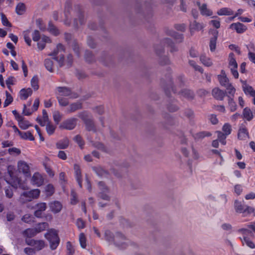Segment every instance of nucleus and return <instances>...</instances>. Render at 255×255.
<instances>
[{"label": "nucleus", "mask_w": 255, "mask_h": 255, "mask_svg": "<svg viewBox=\"0 0 255 255\" xmlns=\"http://www.w3.org/2000/svg\"><path fill=\"white\" fill-rule=\"evenodd\" d=\"M44 66L46 69L50 72H53V63L51 59L49 58L46 59L44 62Z\"/></svg>", "instance_id": "nucleus-42"}, {"label": "nucleus", "mask_w": 255, "mask_h": 255, "mask_svg": "<svg viewBox=\"0 0 255 255\" xmlns=\"http://www.w3.org/2000/svg\"><path fill=\"white\" fill-rule=\"evenodd\" d=\"M71 203L73 205H75L78 202V199L77 198L76 193L73 190L71 191Z\"/></svg>", "instance_id": "nucleus-64"}, {"label": "nucleus", "mask_w": 255, "mask_h": 255, "mask_svg": "<svg viewBox=\"0 0 255 255\" xmlns=\"http://www.w3.org/2000/svg\"><path fill=\"white\" fill-rule=\"evenodd\" d=\"M212 95L217 100L222 101L226 96L227 93L226 91L219 89L215 88L212 90Z\"/></svg>", "instance_id": "nucleus-13"}, {"label": "nucleus", "mask_w": 255, "mask_h": 255, "mask_svg": "<svg viewBox=\"0 0 255 255\" xmlns=\"http://www.w3.org/2000/svg\"><path fill=\"white\" fill-rule=\"evenodd\" d=\"M6 99L3 104V107H6L10 104L13 101V98L7 91L5 92Z\"/></svg>", "instance_id": "nucleus-50"}, {"label": "nucleus", "mask_w": 255, "mask_h": 255, "mask_svg": "<svg viewBox=\"0 0 255 255\" xmlns=\"http://www.w3.org/2000/svg\"><path fill=\"white\" fill-rule=\"evenodd\" d=\"M73 13L75 15L74 18L73 25L75 27H78L80 25L85 23V18L83 12L79 6H76Z\"/></svg>", "instance_id": "nucleus-6"}, {"label": "nucleus", "mask_w": 255, "mask_h": 255, "mask_svg": "<svg viewBox=\"0 0 255 255\" xmlns=\"http://www.w3.org/2000/svg\"><path fill=\"white\" fill-rule=\"evenodd\" d=\"M31 182L32 185L39 187L43 183V178L40 174L38 172H36L33 175L31 180Z\"/></svg>", "instance_id": "nucleus-14"}, {"label": "nucleus", "mask_w": 255, "mask_h": 255, "mask_svg": "<svg viewBox=\"0 0 255 255\" xmlns=\"http://www.w3.org/2000/svg\"><path fill=\"white\" fill-rule=\"evenodd\" d=\"M57 90L56 96L67 97L72 94L71 89L66 87H58L57 88Z\"/></svg>", "instance_id": "nucleus-17"}, {"label": "nucleus", "mask_w": 255, "mask_h": 255, "mask_svg": "<svg viewBox=\"0 0 255 255\" xmlns=\"http://www.w3.org/2000/svg\"><path fill=\"white\" fill-rule=\"evenodd\" d=\"M45 192L47 195L51 196L54 193V187L51 184L47 185L45 187Z\"/></svg>", "instance_id": "nucleus-62"}, {"label": "nucleus", "mask_w": 255, "mask_h": 255, "mask_svg": "<svg viewBox=\"0 0 255 255\" xmlns=\"http://www.w3.org/2000/svg\"><path fill=\"white\" fill-rule=\"evenodd\" d=\"M25 242L28 245L33 247L34 250L37 251L41 250L45 246L44 241L42 240H35L28 239H26Z\"/></svg>", "instance_id": "nucleus-10"}, {"label": "nucleus", "mask_w": 255, "mask_h": 255, "mask_svg": "<svg viewBox=\"0 0 255 255\" xmlns=\"http://www.w3.org/2000/svg\"><path fill=\"white\" fill-rule=\"evenodd\" d=\"M0 15L2 24L4 26H10V23L7 20L6 16L3 13H1Z\"/></svg>", "instance_id": "nucleus-63"}, {"label": "nucleus", "mask_w": 255, "mask_h": 255, "mask_svg": "<svg viewBox=\"0 0 255 255\" xmlns=\"http://www.w3.org/2000/svg\"><path fill=\"white\" fill-rule=\"evenodd\" d=\"M243 84V89L246 94H250L251 96H255V90L253 89L252 87L247 84L246 81H241Z\"/></svg>", "instance_id": "nucleus-22"}, {"label": "nucleus", "mask_w": 255, "mask_h": 255, "mask_svg": "<svg viewBox=\"0 0 255 255\" xmlns=\"http://www.w3.org/2000/svg\"><path fill=\"white\" fill-rule=\"evenodd\" d=\"M77 119L70 118L63 122L59 126L60 129H65L67 130H72L74 129L77 124Z\"/></svg>", "instance_id": "nucleus-8"}, {"label": "nucleus", "mask_w": 255, "mask_h": 255, "mask_svg": "<svg viewBox=\"0 0 255 255\" xmlns=\"http://www.w3.org/2000/svg\"><path fill=\"white\" fill-rule=\"evenodd\" d=\"M217 39V35H215L213 37L211 38L210 41V50L213 52L214 51L216 47V41Z\"/></svg>", "instance_id": "nucleus-47"}, {"label": "nucleus", "mask_w": 255, "mask_h": 255, "mask_svg": "<svg viewBox=\"0 0 255 255\" xmlns=\"http://www.w3.org/2000/svg\"><path fill=\"white\" fill-rule=\"evenodd\" d=\"M56 127L51 122H48L46 124V130L49 135H52L55 131Z\"/></svg>", "instance_id": "nucleus-46"}, {"label": "nucleus", "mask_w": 255, "mask_h": 255, "mask_svg": "<svg viewBox=\"0 0 255 255\" xmlns=\"http://www.w3.org/2000/svg\"><path fill=\"white\" fill-rule=\"evenodd\" d=\"M217 14L219 15H231L234 14V12L229 8L224 7L220 9L217 11Z\"/></svg>", "instance_id": "nucleus-32"}, {"label": "nucleus", "mask_w": 255, "mask_h": 255, "mask_svg": "<svg viewBox=\"0 0 255 255\" xmlns=\"http://www.w3.org/2000/svg\"><path fill=\"white\" fill-rule=\"evenodd\" d=\"M234 208L236 212L239 213H245V206L243 203L239 200H235L234 204Z\"/></svg>", "instance_id": "nucleus-23"}, {"label": "nucleus", "mask_w": 255, "mask_h": 255, "mask_svg": "<svg viewBox=\"0 0 255 255\" xmlns=\"http://www.w3.org/2000/svg\"><path fill=\"white\" fill-rule=\"evenodd\" d=\"M179 94L183 97L190 100L192 99L194 97L193 92L188 89H184L182 90L179 93Z\"/></svg>", "instance_id": "nucleus-31"}, {"label": "nucleus", "mask_w": 255, "mask_h": 255, "mask_svg": "<svg viewBox=\"0 0 255 255\" xmlns=\"http://www.w3.org/2000/svg\"><path fill=\"white\" fill-rule=\"evenodd\" d=\"M79 242L81 247L83 249H85L87 246L86 238L83 233H81L79 235Z\"/></svg>", "instance_id": "nucleus-51"}, {"label": "nucleus", "mask_w": 255, "mask_h": 255, "mask_svg": "<svg viewBox=\"0 0 255 255\" xmlns=\"http://www.w3.org/2000/svg\"><path fill=\"white\" fill-rule=\"evenodd\" d=\"M229 107L231 112H234L236 110L237 105L235 102L233 100V98L231 96H228Z\"/></svg>", "instance_id": "nucleus-44"}, {"label": "nucleus", "mask_w": 255, "mask_h": 255, "mask_svg": "<svg viewBox=\"0 0 255 255\" xmlns=\"http://www.w3.org/2000/svg\"><path fill=\"white\" fill-rule=\"evenodd\" d=\"M19 136L23 139H28L30 141L34 140V137L30 131L19 132Z\"/></svg>", "instance_id": "nucleus-35"}, {"label": "nucleus", "mask_w": 255, "mask_h": 255, "mask_svg": "<svg viewBox=\"0 0 255 255\" xmlns=\"http://www.w3.org/2000/svg\"><path fill=\"white\" fill-rule=\"evenodd\" d=\"M94 170L97 175L100 177H106L108 175V172L101 167H95Z\"/></svg>", "instance_id": "nucleus-41"}, {"label": "nucleus", "mask_w": 255, "mask_h": 255, "mask_svg": "<svg viewBox=\"0 0 255 255\" xmlns=\"http://www.w3.org/2000/svg\"><path fill=\"white\" fill-rule=\"evenodd\" d=\"M218 80L220 85L225 88L231 84L224 70H222L221 74L218 75Z\"/></svg>", "instance_id": "nucleus-12"}, {"label": "nucleus", "mask_w": 255, "mask_h": 255, "mask_svg": "<svg viewBox=\"0 0 255 255\" xmlns=\"http://www.w3.org/2000/svg\"><path fill=\"white\" fill-rule=\"evenodd\" d=\"M162 45L170 47L171 52L177 50V48L172 40L169 38H165L162 40L160 45H157L155 47V52L159 56H161V54L163 52L164 49Z\"/></svg>", "instance_id": "nucleus-5"}, {"label": "nucleus", "mask_w": 255, "mask_h": 255, "mask_svg": "<svg viewBox=\"0 0 255 255\" xmlns=\"http://www.w3.org/2000/svg\"><path fill=\"white\" fill-rule=\"evenodd\" d=\"M189 65L192 66L196 71H198L199 72H201V73H203V68L196 64V62L190 60H189Z\"/></svg>", "instance_id": "nucleus-54"}, {"label": "nucleus", "mask_w": 255, "mask_h": 255, "mask_svg": "<svg viewBox=\"0 0 255 255\" xmlns=\"http://www.w3.org/2000/svg\"><path fill=\"white\" fill-rule=\"evenodd\" d=\"M48 30L54 35H57L59 32L56 27L52 23L51 21L49 22L48 24Z\"/></svg>", "instance_id": "nucleus-52"}, {"label": "nucleus", "mask_w": 255, "mask_h": 255, "mask_svg": "<svg viewBox=\"0 0 255 255\" xmlns=\"http://www.w3.org/2000/svg\"><path fill=\"white\" fill-rule=\"evenodd\" d=\"M212 134L210 132L208 131H203L195 134L193 135V137L195 139L199 140L200 139H202L206 136H210Z\"/></svg>", "instance_id": "nucleus-38"}, {"label": "nucleus", "mask_w": 255, "mask_h": 255, "mask_svg": "<svg viewBox=\"0 0 255 255\" xmlns=\"http://www.w3.org/2000/svg\"><path fill=\"white\" fill-rule=\"evenodd\" d=\"M18 120V125L19 127L23 129H26L29 127H31L32 125L29 122L24 119L23 117H19Z\"/></svg>", "instance_id": "nucleus-28"}, {"label": "nucleus", "mask_w": 255, "mask_h": 255, "mask_svg": "<svg viewBox=\"0 0 255 255\" xmlns=\"http://www.w3.org/2000/svg\"><path fill=\"white\" fill-rule=\"evenodd\" d=\"M193 2L196 4L202 15L211 16L213 14V12L210 9L207 8V5L206 3L201 4L200 0H192Z\"/></svg>", "instance_id": "nucleus-9"}, {"label": "nucleus", "mask_w": 255, "mask_h": 255, "mask_svg": "<svg viewBox=\"0 0 255 255\" xmlns=\"http://www.w3.org/2000/svg\"><path fill=\"white\" fill-rule=\"evenodd\" d=\"M64 51V47L62 44H58L57 45L56 49L54 50V51L49 54V56H56L58 53L59 51Z\"/></svg>", "instance_id": "nucleus-56"}, {"label": "nucleus", "mask_w": 255, "mask_h": 255, "mask_svg": "<svg viewBox=\"0 0 255 255\" xmlns=\"http://www.w3.org/2000/svg\"><path fill=\"white\" fill-rule=\"evenodd\" d=\"M37 234L35 228H28L25 230L23 232V235L24 237L31 238L35 236Z\"/></svg>", "instance_id": "nucleus-33"}, {"label": "nucleus", "mask_w": 255, "mask_h": 255, "mask_svg": "<svg viewBox=\"0 0 255 255\" xmlns=\"http://www.w3.org/2000/svg\"><path fill=\"white\" fill-rule=\"evenodd\" d=\"M75 170V174L76 180L80 188H82V179H81V173L80 169V167L77 164H75L74 166Z\"/></svg>", "instance_id": "nucleus-25"}, {"label": "nucleus", "mask_w": 255, "mask_h": 255, "mask_svg": "<svg viewBox=\"0 0 255 255\" xmlns=\"http://www.w3.org/2000/svg\"><path fill=\"white\" fill-rule=\"evenodd\" d=\"M114 243L116 246L120 249H125L129 243L133 247L137 246L135 243L130 242L123 234L119 232L117 233L115 235Z\"/></svg>", "instance_id": "nucleus-4"}, {"label": "nucleus", "mask_w": 255, "mask_h": 255, "mask_svg": "<svg viewBox=\"0 0 255 255\" xmlns=\"http://www.w3.org/2000/svg\"><path fill=\"white\" fill-rule=\"evenodd\" d=\"M81 108L82 105L80 103H74L70 105L67 110V112L68 113H73Z\"/></svg>", "instance_id": "nucleus-30"}, {"label": "nucleus", "mask_w": 255, "mask_h": 255, "mask_svg": "<svg viewBox=\"0 0 255 255\" xmlns=\"http://www.w3.org/2000/svg\"><path fill=\"white\" fill-rule=\"evenodd\" d=\"M15 10L18 14H23L25 10V4L23 3H19L16 6Z\"/></svg>", "instance_id": "nucleus-43"}, {"label": "nucleus", "mask_w": 255, "mask_h": 255, "mask_svg": "<svg viewBox=\"0 0 255 255\" xmlns=\"http://www.w3.org/2000/svg\"><path fill=\"white\" fill-rule=\"evenodd\" d=\"M79 117L84 121L86 128L88 130L94 131H96L95 127L92 120L90 119L86 120L84 119L82 116V114H80Z\"/></svg>", "instance_id": "nucleus-27"}, {"label": "nucleus", "mask_w": 255, "mask_h": 255, "mask_svg": "<svg viewBox=\"0 0 255 255\" xmlns=\"http://www.w3.org/2000/svg\"><path fill=\"white\" fill-rule=\"evenodd\" d=\"M222 130L224 132V133L227 136L229 135L231 132V126L229 124L226 123L223 126L222 128Z\"/></svg>", "instance_id": "nucleus-57"}, {"label": "nucleus", "mask_w": 255, "mask_h": 255, "mask_svg": "<svg viewBox=\"0 0 255 255\" xmlns=\"http://www.w3.org/2000/svg\"><path fill=\"white\" fill-rule=\"evenodd\" d=\"M11 184L12 187L15 188H19L22 189H24L26 187L24 182H23L22 180L18 177L12 178Z\"/></svg>", "instance_id": "nucleus-18"}, {"label": "nucleus", "mask_w": 255, "mask_h": 255, "mask_svg": "<svg viewBox=\"0 0 255 255\" xmlns=\"http://www.w3.org/2000/svg\"><path fill=\"white\" fill-rule=\"evenodd\" d=\"M21 220L25 223L31 224L34 222V217L32 215L26 214L22 216Z\"/></svg>", "instance_id": "nucleus-37"}, {"label": "nucleus", "mask_w": 255, "mask_h": 255, "mask_svg": "<svg viewBox=\"0 0 255 255\" xmlns=\"http://www.w3.org/2000/svg\"><path fill=\"white\" fill-rule=\"evenodd\" d=\"M48 227V224L47 223L43 222L38 224L34 228L37 234L44 231Z\"/></svg>", "instance_id": "nucleus-39"}, {"label": "nucleus", "mask_w": 255, "mask_h": 255, "mask_svg": "<svg viewBox=\"0 0 255 255\" xmlns=\"http://www.w3.org/2000/svg\"><path fill=\"white\" fill-rule=\"evenodd\" d=\"M32 94V90L31 88L22 89L19 92L20 98L21 100H26L29 96Z\"/></svg>", "instance_id": "nucleus-24"}, {"label": "nucleus", "mask_w": 255, "mask_h": 255, "mask_svg": "<svg viewBox=\"0 0 255 255\" xmlns=\"http://www.w3.org/2000/svg\"><path fill=\"white\" fill-rule=\"evenodd\" d=\"M248 136L249 132L247 128L244 126L241 127L238 131V138L240 140H245L248 138Z\"/></svg>", "instance_id": "nucleus-21"}, {"label": "nucleus", "mask_w": 255, "mask_h": 255, "mask_svg": "<svg viewBox=\"0 0 255 255\" xmlns=\"http://www.w3.org/2000/svg\"><path fill=\"white\" fill-rule=\"evenodd\" d=\"M61 97L60 96H56V98L61 106L65 107L69 104L68 99Z\"/></svg>", "instance_id": "nucleus-45"}, {"label": "nucleus", "mask_w": 255, "mask_h": 255, "mask_svg": "<svg viewBox=\"0 0 255 255\" xmlns=\"http://www.w3.org/2000/svg\"><path fill=\"white\" fill-rule=\"evenodd\" d=\"M40 194V191L38 189H32L29 191H25L20 195L18 200L19 202L21 204H25L27 202H30L33 199L38 198Z\"/></svg>", "instance_id": "nucleus-2"}, {"label": "nucleus", "mask_w": 255, "mask_h": 255, "mask_svg": "<svg viewBox=\"0 0 255 255\" xmlns=\"http://www.w3.org/2000/svg\"><path fill=\"white\" fill-rule=\"evenodd\" d=\"M166 33L167 35L173 37L178 42H181L183 40V34H179L172 30L167 29Z\"/></svg>", "instance_id": "nucleus-19"}, {"label": "nucleus", "mask_w": 255, "mask_h": 255, "mask_svg": "<svg viewBox=\"0 0 255 255\" xmlns=\"http://www.w3.org/2000/svg\"><path fill=\"white\" fill-rule=\"evenodd\" d=\"M205 27L202 23H199L196 20L191 22L189 25L190 31L191 34L196 31L201 30Z\"/></svg>", "instance_id": "nucleus-15"}, {"label": "nucleus", "mask_w": 255, "mask_h": 255, "mask_svg": "<svg viewBox=\"0 0 255 255\" xmlns=\"http://www.w3.org/2000/svg\"><path fill=\"white\" fill-rule=\"evenodd\" d=\"M200 60L201 63L205 66L210 67L213 65V62L211 58L207 57L204 54L201 55Z\"/></svg>", "instance_id": "nucleus-29"}, {"label": "nucleus", "mask_w": 255, "mask_h": 255, "mask_svg": "<svg viewBox=\"0 0 255 255\" xmlns=\"http://www.w3.org/2000/svg\"><path fill=\"white\" fill-rule=\"evenodd\" d=\"M114 236L113 233L109 231H106L105 233V238L106 240L110 243H113L114 241Z\"/></svg>", "instance_id": "nucleus-48"}, {"label": "nucleus", "mask_w": 255, "mask_h": 255, "mask_svg": "<svg viewBox=\"0 0 255 255\" xmlns=\"http://www.w3.org/2000/svg\"><path fill=\"white\" fill-rule=\"evenodd\" d=\"M244 117L248 121H251L253 118V114L250 109L246 108L243 111Z\"/></svg>", "instance_id": "nucleus-40"}, {"label": "nucleus", "mask_w": 255, "mask_h": 255, "mask_svg": "<svg viewBox=\"0 0 255 255\" xmlns=\"http://www.w3.org/2000/svg\"><path fill=\"white\" fill-rule=\"evenodd\" d=\"M228 91V96H231V97L233 98L236 92V89L234 87L232 84L231 83L226 87H225Z\"/></svg>", "instance_id": "nucleus-53"}, {"label": "nucleus", "mask_w": 255, "mask_h": 255, "mask_svg": "<svg viewBox=\"0 0 255 255\" xmlns=\"http://www.w3.org/2000/svg\"><path fill=\"white\" fill-rule=\"evenodd\" d=\"M69 140L67 138H65L58 141L56 143V147L58 149H65L69 146Z\"/></svg>", "instance_id": "nucleus-36"}, {"label": "nucleus", "mask_w": 255, "mask_h": 255, "mask_svg": "<svg viewBox=\"0 0 255 255\" xmlns=\"http://www.w3.org/2000/svg\"><path fill=\"white\" fill-rule=\"evenodd\" d=\"M71 9V3L70 1H67L65 3V15L66 19L65 20V23L67 25H69L70 22L68 21L69 18V14L70 13V9Z\"/></svg>", "instance_id": "nucleus-26"}, {"label": "nucleus", "mask_w": 255, "mask_h": 255, "mask_svg": "<svg viewBox=\"0 0 255 255\" xmlns=\"http://www.w3.org/2000/svg\"><path fill=\"white\" fill-rule=\"evenodd\" d=\"M18 170L19 172L22 173L25 176L30 175V168L28 164L24 161H19L17 163Z\"/></svg>", "instance_id": "nucleus-11"}, {"label": "nucleus", "mask_w": 255, "mask_h": 255, "mask_svg": "<svg viewBox=\"0 0 255 255\" xmlns=\"http://www.w3.org/2000/svg\"><path fill=\"white\" fill-rule=\"evenodd\" d=\"M31 85L34 90L38 89V78L37 76H34L32 77L31 80Z\"/></svg>", "instance_id": "nucleus-49"}, {"label": "nucleus", "mask_w": 255, "mask_h": 255, "mask_svg": "<svg viewBox=\"0 0 255 255\" xmlns=\"http://www.w3.org/2000/svg\"><path fill=\"white\" fill-rule=\"evenodd\" d=\"M53 59L57 61L59 64L60 67H62L64 65V57L63 55H60L59 58L56 56H53Z\"/></svg>", "instance_id": "nucleus-60"}, {"label": "nucleus", "mask_w": 255, "mask_h": 255, "mask_svg": "<svg viewBox=\"0 0 255 255\" xmlns=\"http://www.w3.org/2000/svg\"><path fill=\"white\" fill-rule=\"evenodd\" d=\"M74 140L79 144L81 148H83L84 145V142L80 135H77L74 137Z\"/></svg>", "instance_id": "nucleus-59"}, {"label": "nucleus", "mask_w": 255, "mask_h": 255, "mask_svg": "<svg viewBox=\"0 0 255 255\" xmlns=\"http://www.w3.org/2000/svg\"><path fill=\"white\" fill-rule=\"evenodd\" d=\"M230 28L235 30L238 33H242L247 29V26L240 22L233 23L230 25Z\"/></svg>", "instance_id": "nucleus-16"}, {"label": "nucleus", "mask_w": 255, "mask_h": 255, "mask_svg": "<svg viewBox=\"0 0 255 255\" xmlns=\"http://www.w3.org/2000/svg\"><path fill=\"white\" fill-rule=\"evenodd\" d=\"M85 57L86 60L88 62H91L94 60L93 54L90 51H86L85 54Z\"/></svg>", "instance_id": "nucleus-61"}, {"label": "nucleus", "mask_w": 255, "mask_h": 255, "mask_svg": "<svg viewBox=\"0 0 255 255\" xmlns=\"http://www.w3.org/2000/svg\"><path fill=\"white\" fill-rule=\"evenodd\" d=\"M98 185L100 190V192L98 194V197L103 200L109 201L110 200V197L108 195L110 191L108 187L103 181L99 182Z\"/></svg>", "instance_id": "nucleus-7"}, {"label": "nucleus", "mask_w": 255, "mask_h": 255, "mask_svg": "<svg viewBox=\"0 0 255 255\" xmlns=\"http://www.w3.org/2000/svg\"><path fill=\"white\" fill-rule=\"evenodd\" d=\"M45 237L49 242L51 249L55 250L60 243V239L57 231L52 229L49 230L45 234Z\"/></svg>", "instance_id": "nucleus-3"}, {"label": "nucleus", "mask_w": 255, "mask_h": 255, "mask_svg": "<svg viewBox=\"0 0 255 255\" xmlns=\"http://www.w3.org/2000/svg\"><path fill=\"white\" fill-rule=\"evenodd\" d=\"M66 249L67 251V255H73L75 253V250L70 242L67 243Z\"/></svg>", "instance_id": "nucleus-58"}, {"label": "nucleus", "mask_w": 255, "mask_h": 255, "mask_svg": "<svg viewBox=\"0 0 255 255\" xmlns=\"http://www.w3.org/2000/svg\"><path fill=\"white\" fill-rule=\"evenodd\" d=\"M238 233L242 234L243 237H240V239L243 245H246L251 249H255V244L250 239L249 236H253L254 234L248 228H243L238 230Z\"/></svg>", "instance_id": "nucleus-1"}, {"label": "nucleus", "mask_w": 255, "mask_h": 255, "mask_svg": "<svg viewBox=\"0 0 255 255\" xmlns=\"http://www.w3.org/2000/svg\"><path fill=\"white\" fill-rule=\"evenodd\" d=\"M49 206L51 211L55 214L60 212L62 208V205L59 201L50 203Z\"/></svg>", "instance_id": "nucleus-20"}, {"label": "nucleus", "mask_w": 255, "mask_h": 255, "mask_svg": "<svg viewBox=\"0 0 255 255\" xmlns=\"http://www.w3.org/2000/svg\"><path fill=\"white\" fill-rule=\"evenodd\" d=\"M229 67L238 68V63L235 57V55L233 53H231L229 56Z\"/></svg>", "instance_id": "nucleus-34"}, {"label": "nucleus", "mask_w": 255, "mask_h": 255, "mask_svg": "<svg viewBox=\"0 0 255 255\" xmlns=\"http://www.w3.org/2000/svg\"><path fill=\"white\" fill-rule=\"evenodd\" d=\"M53 118L55 123L58 124L62 119V115L59 111H56L53 113Z\"/></svg>", "instance_id": "nucleus-55"}]
</instances>
